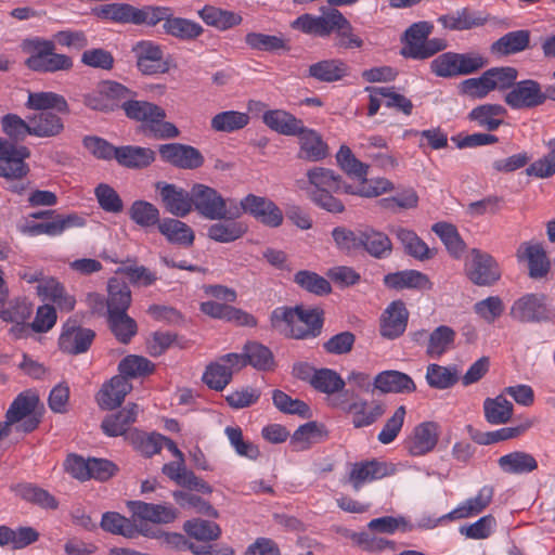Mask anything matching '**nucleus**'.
<instances>
[{"mask_svg":"<svg viewBox=\"0 0 555 555\" xmlns=\"http://www.w3.org/2000/svg\"><path fill=\"white\" fill-rule=\"evenodd\" d=\"M293 29L302 34L317 37H336V46L344 49H358L363 46V40L353 33L351 23L336 8H323L320 15L305 13L299 15L291 24Z\"/></svg>","mask_w":555,"mask_h":555,"instance_id":"nucleus-1","label":"nucleus"},{"mask_svg":"<svg viewBox=\"0 0 555 555\" xmlns=\"http://www.w3.org/2000/svg\"><path fill=\"white\" fill-rule=\"evenodd\" d=\"M296 184L320 208L333 214H340L345 210L344 204L334 196V193L340 191L345 193L347 184L334 170L315 166L307 171L306 179H298Z\"/></svg>","mask_w":555,"mask_h":555,"instance_id":"nucleus-2","label":"nucleus"},{"mask_svg":"<svg viewBox=\"0 0 555 555\" xmlns=\"http://www.w3.org/2000/svg\"><path fill=\"white\" fill-rule=\"evenodd\" d=\"M271 326L286 337L305 339L321 333L323 319L318 309L278 307L270 317Z\"/></svg>","mask_w":555,"mask_h":555,"instance_id":"nucleus-3","label":"nucleus"},{"mask_svg":"<svg viewBox=\"0 0 555 555\" xmlns=\"http://www.w3.org/2000/svg\"><path fill=\"white\" fill-rule=\"evenodd\" d=\"M125 115L142 124L145 133L157 140H168L179 137L180 131L170 121H166V111L159 105L132 98L125 107Z\"/></svg>","mask_w":555,"mask_h":555,"instance_id":"nucleus-4","label":"nucleus"},{"mask_svg":"<svg viewBox=\"0 0 555 555\" xmlns=\"http://www.w3.org/2000/svg\"><path fill=\"white\" fill-rule=\"evenodd\" d=\"M96 15L100 18L108 20L119 24L156 26L158 23H166L172 15L170 7L145 5L135 8L129 3H108L102 5Z\"/></svg>","mask_w":555,"mask_h":555,"instance_id":"nucleus-5","label":"nucleus"},{"mask_svg":"<svg viewBox=\"0 0 555 555\" xmlns=\"http://www.w3.org/2000/svg\"><path fill=\"white\" fill-rule=\"evenodd\" d=\"M22 49L28 54L25 65L38 73L68 72L73 68V59L55 52L53 40L35 37L25 39Z\"/></svg>","mask_w":555,"mask_h":555,"instance_id":"nucleus-6","label":"nucleus"},{"mask_svg":"<svg viewBox=\"0 0 555 555\" xmlns=\"http://www.w3.org/2000/svg\"><path fill=\"white\" fill-rule=\"evenodd\" d=\"M433 30L434 25L430 22L413 23L404 31L401 54L406 59L426 60L443 51L448 47L447 40L442 38L429 39Z\"/></svg>","mask_w":555,"mask_h":555,"instance_id":"nucleus-7","label":"nucleus"},{"mask_svg":"<svg viewBox=\"0 0 555 555\" xmlns=\"http://www.w3.org/2000/svg\"><path fill=\"white\" fill-rule=\"evenodd\" d=\"M509 317L522 324L553 323L555 308L547 296L541 293H528L517 298L511 306Z\"/></svg>","mask_w":555,"mask_h":555,"instance_id":"nucleus-8","label":"nucleus"},{"mask_svg":"<svg viewBox=\"0 0 555 555\" xmlns=\"http://www.w3.org/2000/svg\"><path fill=\"white\" fill-rule=\"evenodd\" d=\"M39 403L38 395L33 390L21 392L11 403L2 422L10 433L14 429L17 433L28 434L34 431L40 418L36 414Z\"/></svg>","mask_w":555,"mask_h":555,"instance_id":"nucleus-9","label":"nucleus"},{"mask_svg":"<svg viewBox=\"0 0 555 555\" xmlns=\"http://www.w3.org/2000/svg\"><path fill=\"white\" fill-rule=\"evenodd\" d=\"M483 65L485 61L479 55L444 52L430 62V70L437 77L452 78L473 74Z\"/></svg>","mask_w":555,"mask_h":555,"instance_id":"nucleus-10","label":"nucleus"},{"mask_svg":"<svg viewBox=\"0 0 555 555\" xmlns=\"http://www.w3.org/2000/svg\"><path fill=\"white\" fill-rule=\"evenodd\" d=\"M30 151L25 145H17L9 140H0V177L5 180L25 178L29 166L25 163Z\"/></svg>","mask_w":555,"mask_h":555,"instance_id":"nucleus-11","label":"nucleus"},{"mask_svg":"<svg viewBox=\"0 0 555 555\" xmlns=\"http://www.w3.org/2000/svg\"><path fill=\"white\" fill-rule=\"evenodd\" d=\"M467 278L478 286L493 285L501 278L496 260L488 253L473 248L465 263Z\"/></svg>","mask_w":555,"mask_h":555,"instance_id":"nucleus-12","label":"nucleus"},{"mask_svg":"<svg viewBox=\"0 0 555 555\" xmlns=\"http://www.w3.org/2000/svg\"><path fill=\"white\" fill-rule=\"evenodd\" d=\"M352 401L341 400L339 408L351 415V424L354 428H364L376 423L386 412V405L382 401H367L356 393H351Z\"/></svg>","mask_w":555,"mask_h":555,"instance_id":"nucleus-13","label":"nucleus"},{"mask_svg":"<svg viewBox=\"0 0 555 555\" xmlns=\"http://www.w3.org/2000/svg\"><path fill=\"white\" fill-rule=\"evenodd\" d=\"M86 219L76 212L56 214L51 220L42 222H27L21 227V232L28 236L48 235L51 237L63 234L66 230L82 228Z\"/></svg>","mask_w":555,"mask_h":555,"instance_id":"nucleus-14","label":"nucleus"},{"mask_svg":"<svg viewBox=\"0 0 555 555\" xmlns=\"http://www.w3.org/2000/svg\"><path fill=\"white\" fill-rule=\"evenodd\" d=\"M94 337V331L80 326L77 320L69 318L62 326L59 348L68 354L85 353L89 350Z\"/></svg>","mask_w":555,"mask_h":555,"instance_id":"nucleus-15","label":"nucleus"},{"mask_svg":"<svg viewBox=\"0 0 555 555\" xmlns=\"http://www.w3.org/2000/svg\"><path fill=\"white\" fill-rule=\"evenodd\" d=\"M546 99L541 85L532 79L515 81L504 96L505 103L514 109L533 108L544 104Z\"/></svg>","mask_w":555,"mask_h":555,"instance_id":"nucleus-16","label":"nucleus"},{"mask_svg":"<svg viewBox=\"0 0 555 555\" xmlns=\"http://www.w3.org/2000/svg\"><path fill=\"white\" fill-rule=\"evenodd\" d=\"M225 360L232 362L233 366L244 369L251 365L258 371H270L274 367V357L272 351L256 341L245 344L242 353H227Z\"/></svg>","mask_w":555,"mask_h":555,"instance_id":"nucleus-17","label":"nucleus"},{"mask_svg":"<svg viewBox=\"0 0 555 555\" xmlns=\"http://www.w3.org/2000/svg\"><path fill=\"white\" fill-rule=\"evenodd\" d=\"M494 495V488L486 485L479 489L475 496L468 498L461 502L451 512L442 515L437 521L428 526L434 528L439 521H453L457 519L470 518L481 514L492 502Z\"/></svg>","mask_w":555,"mask_h":555,"instance_id":"nucleus-18","label":"nucleus"},{"mask_svg":"<svg viewBox=\"0 0 555 555\" xmlns=\"http://www.w3.org/2000/svg\"><path fill=\"white\" fill-rule=\"evenodd\" d=\"M396 472L391 464L378 461L376 459L356 462L351 465L348 480L354 491H359L363 485L373 482Z\"/></svg>","mask_w":555,"mask_h":555,"instance_id":"nucleus-19","label":"nucleus"},{"mask_svg":"<svg viewBox=\"0 0 555 555\" xmlns=\"http://www.w3.org/2000/svg\"><path fill=\"white\" fill-rule=\"evenodd\" d=\"M159 155L164 162L182 169H196L203 166L202 153L186 144L167 143L158 147Z\"/></svg>","mask_w":555,"mask_h":555,"instance_id":"nucleus-20","label":"nucleus"},{"mask_svg":"<svg viewBox=\"0 0 555 555\" xmlns=\"http://www.w3.org/2000/svg\"><path fill=\"white\" fill-rule=\"evenodd\" d=\"M247 215L268 228L282 225L284 216L281 208L270 198L255 194L246 195Z\"/></svg>","mask_w":555,"mask_h":555,"instance_id":"nucleus-21","label":"nucleus"},{"mask_svg":"<svg viewBox=\"0 0 555 555\" xmlns=\"http://www.w3.org/2000/svg\"><path fill=\"white\" fill-rule=\"evenodd\" d=\"M439 425L436 422H423L416 425L404 446L412 456H423L431 452L439 440Z\"/></svg>","mask_w":555,"mask_h":555,"instance_id":"nucleus-22","label":"nucleus"},{"mask_svg":"<svg viewBox=\"0 0 555 555\" xmlns=\"http://www.w3.org/2000/svg\"><path fill=\"white\" fill-rule=\"evenodd\" d=\"M192 206L210 220H221L224 214V198L215 189L204 184L192 188Z\"/></svg>","mask_w":555,"mask_h":555,"instance_id":"nucleus-23","label":"nucleus"},{"mask_svg":"<svg viewBox=\"0 0 555 555\" xmlns=\"http://www.w3.org/2000/svg\"><path fill=\"white\" fill-rule=\"evenodd\" d=\"M156 191L159 192L164 207L176 217H185L192 209V192L171 183L157 182Z\"/></svg>","mask_w":555,"mask_h":555,"instance_id":"nucleus-24","label":"nucleus"},{"mask_svg":"<svg viewBox=\"0 0 555 555\" xmlns=\"http://www.w3.org/2000/svg\"><path fill=\"white\" fill-rule=\"evenodd\" d=\"M409 311L403 301L395 300L388 305L380 317V335L388 339L401 336L408 325Z\"/></svg>","mask_w":555,"mask_h":555,"instance_id":"nucleus-25","label":"nucleus"},{"mask_svg":"<svg viewBox=\"0 0 555 555\" xmlns=\"http://www.w3.org/2000/svg\"><path fill=\"white\" fill-rule=\"evenodd\" d=\"M137 57V66L144 75H154L167 72V65L163 62L160 47L152 41L142 40L133 47Z\"/></svg>","mask_w":555,"mask_h":555,"instance_id":"nucleus-26","label":"nucleus"},{"mask_svg":"<svg viewBox=\"0 0 555 555\" xmlns=\"http://www.w3.org/2000/svg\"><path fill=\"white\" fill-rule=\"evenodd\" d=\"M240 370L241 367L233 366L232 362L225 360L223 354L206 366L202 379L209 389L221 391L231 383L233 374Z\"/></svg>","mask_w":555,"mask_h":555,"instance_id":"nucleus-27","label":"nucleus"},{"mask_svg":"<svg viewBox=\"0 0 555 555\" xmlns=\"http://www.w3.org/2000/svg\"><path fill=\"white\" fill-rule=\"evenodd\" d=\"M373 385L383 393H411L416 390V385L410 375L395 370L378 373L373 378Z\"/></svg>","mask_w":555,"mask_h":555,"instance_id":"nucleus-28","label":"nucleus"},{"mask_svg":"<svg viewBox=\"0 0 555 555\" xmlns=\"http://www.w3.org/2000/svg\"><path fill=\"white\" fill-rule=\"evenodd\" d=\"M299 138L298 158L319 162L324 159L328 154L327 144L322 137L313 129H308L304 125L301 130L296 134Z\"/></svg>","mask_w":555,"mask_h":555,"instance_id":"nucleus-29","label":"nucleus"},{"mask_svg":"<svg viewBox=\"0 0 555 555\" xmlns=\"http://www.w3.org/2000/svg\"><path fill=\"white\" fill-rule=\"evenodd\" d=\"M129 508L134 518L154 524H168L177 517L176 509L170 505L133 501L129 502Z\"/></svg>","mask_w":555,"mask_h":555,"instance_id":"nucleus-30","label":"nucleus"},{"mask_svg":"<svg viewBox=\"0 0 555 555\" xmlns=\"http://www.w3.org/2000/svg\"><path fill=\"white\" fill-rule=\"evenodd\" d=\"M131 389L132 385L126 377L116 375L102 386L98 395V402L102 409L113 410L122 403Z\"/></svg>","mask_w":555,"mask_h":555,"instance_id":"nucleus-31","label":"nucleus"},{"mask_svg":"<svg viewBox=\"0 0 555 555\" xmlns=\"http://www.w3.org/2000/svg\"><path fill=\"white\" fill-rule=\"evenodd\" d=\"M37 294L43 300H50L56 305L61 311L69 312L74 310L76 299L69 295L65 287L54 278H47L37 285Z\"/></svg>","mask_w":555,"mask_h":555,"instance_id":"nucleus-32","label":"nucleus"},{"mask_svg":"<svg viewBox=\"0 0 555 555\" xmlns=\"http://www.w3.org/2000/svg\"><path fill=\"white\" fill-rule=\"evenodd\" d=\"M139 414V405L135 403L128 404L117 413L106 416L101 424V428L105 435L117 437L125 435L129 427L137 421Z\"/></svg>","mask_w":555,"mask_h":555,"instance_id":"nucleus-33","label":"nucleus"},{"mask_svg":"<svg viewBox=\"0 0 555 555\" xmlns=\"http://www.w3.org/2000/svg\"><path fill=\"white\" fill-rule=\"evenodd\" d=\"M517 256L528 261L531 278L541 279L547 274L550 261L540 244L522 243L517 250Z\"/></svg>","mask_w":555,"mask_h":555,"instance_id":"nucleus-34","label":"nucleus"},{"mask_svg":"<svg viewBox=\"0 0 555 555\" xmlns=\"http://www.w3.org/2000/svg\"><path fill=\"white\" fill-rule=\"evenodd\" d=\"M348 69V65L341 60H322L309 66L307 77L320 82H335L346 77Z\"/></svg>","mask_w":555,"mask_h":555,"instance_id":"nucleus-35","label":"nucleus"},{"mask_svg":"<svg viewBox=\"0 0 555 555\" xmlns=\"http://www.w3.org/2000/svg\"><path fill=\"white\" fill-rule=\"evenodd\" d=\"M500 469L509 475H525L538 469L535 457L525 451H513L499 457Z\"/></svg>","mask_w":555,"mask_h":555,"instance_id":"nucleus-36","label":"nucleus"},{"mask_svg":"<svg viewBox=\"0 0 555 555\" xmlns=\"http://www.w3.org/2000/svg\"><path fill=\"white\" fill-rule=\"evenodd\" d=\"M530 43V33L525 29L514 30L495 40L490 51L493 55L507 56L525 51Z\"/></svg>","mask_w":555,"mask_h":555,"instance_id":"nucleus-37","label":"nucleus"},{"mask_svg":"<svg viewBox=\"0 0 555 555\" xmlns=\"http://www.w3.org/2000/svg\"><path fill=\"white\" fill-rule=\"evenodd\" d=\"M115 160L122 167L141 169L155 160V152L150 147L124 145L117 149Z\"/></svg>","mask_w":555,"mask_h":555,"instance_id":"nucleus-38","label":"nucleus"},{"mask_svg":"<svg viewBox=\"0 0 555 555\" xmlns=\"http://www.w3.org/2000/svg\"><path fill=\"white\" fill-rule=\"evenodd\" d=\"M399 242L402 244L404 251L418 260L431 259L436 251L430 249L428 245L412 230L397 227L391 230Z\"/></svg>","mask_w":555,"mask_h":555,"instance_id":"nucleus-39","label":"nucleus"},{"mask_svg":"<svg viewBox=\"0 0 555 555\" xmlns=\"http://www.w3.org/2000/svg\"><path fill=\"white\" fill-rule=\"evenodd\" d=\"M25 106L33 111L51 112L54 109L61 114L69 113L66 99L52 91L28 92Z\"/></svg>","mask_w":555,"mask_h":555,"instance_id":"nucleus-40","label":"nucleus"},{"mask_svg":"<svg viewBox=\"0 0 555 555\" xmlns=\"http://www.w3.org/2000/svg\"><path fill=\"white\" fill-rule=\"evenodd\" d=\"M262 120L270 129L284 135H296L304 125L302 120L283 109L264 112Z\"/></svg>","mask_w":555,"mask_h":555,"instance_id":"nucleus-41","label":"nucleus"},{"mask_svg":"<svg viewBox=\"0 0 555 555\" xmlns=\"http://www.w3.org/2000/svg\"><path fill=\"white\" fill-rule=\"evenodd\" d=\"M64 130L63 119L53 112H40L30 117V135L53 138Z\"/></svg>","mask_w":555,"mask_h":555,"instance_id":"nucleus-42","label":"nucleus"},{"mask_svg":"<svg viewBox=\"0 0 555 555\" xmlns=\"http://www.w3.org/2000/svg\"><path fill=\"white\" fill-rule=\"evenodd\" d=\"M158 231L171 244L189 247L194 243L195 235L192 228L178 219H163L158 223Z\"/></svg>","mask_w":555,"mask_h":555,"instance_id":"nucleus-43","label":"nucleus"},{"mask_svg":"<svg viewBox=\"0 0 555 555\" xmlns=\"http://www.w3.org/2000/svg\"><path fill=\"white\" fill-rule=\"evenodd\" d=\"M438 22L444 28L451 30H468L474 27L483 26L487 23V17L464 8L457 10L455 13L441 15Z\"/></svg>","mask_w":555,"mask_h":555,"instance_id":"nucleus-44","label":"nucleus"},{"mask_svg":"<svg viewBox=\"0 0 555 555\" xmlns=\"http://www.w3.org/2000/svg\"><path fill=\"white\" fill-rule=\"evenodd\" d=\"M101 527L107 532L130 539L138 537L140 533L150 535L149 530L143 529V527L138 528L128 518L116 512L104 513L101 519Z\"/></svg>","mask_w":555,"mask_h":555,"instance_id":"nucleus-45","label":"nucleus"},{"mask_svg":"<svg viewBox=\"0 0 555 555\" xmlns=\"http://www.w3.org/2000/svg\"><path fill=\"white\" fill-rule=\"evenodd\" d=\"M513 412L514 405L505 398L504 393L494 398H486L483 401V414L489 424H506L511 421Z\"/></svg>","mask_w":555,"mask_h":555,"instance_id":"nucleus-46","label":"nucleus"},{"mask_svg":"<svg viewBox=\"0 0 555 555\" xmlns=\"http://www.w3.org/2000/svg\"><path fill=\"white\" fill-rule=\"evenodd\" d=\"M107 293V315L128 311L131 305V291L125 282L116 278L109 279Z\"/></svg>","mask_w":555,"mask_h":555,"instance_id":"nucleus-47","label":"nucleus"},{"mask_svg":"<svg viewBox=\"0 0 555 555\" xmlns=\"http://www.w3.org/2000/svg\"><path fill=\"white\" fill-rule=\"evenodd\" d=\"M163 29L167 35L183 41L197 39L204 33V28L197 22L183 17H175L173 14L163 24Z\"/></svg>","mask_w":555,"mask_h":555,"instance_id":"nucleus-48","label":"nucleus"},{"mask_svg":"<svg viewBox=\"0 0 555 555\" xmlns=\"http://www.w3.org/2000/svg\"><path fill=\"white\" fill-rule=\"evenodd\" d=\"M431 231L439 236L452 258H462L466 244L455 225L448 222H436L433 224Z\"/></svg>","mask_w":555,"mask_h":555,"instance_id":"nucleus-49","label":"nucleus"},{"mask_svg":"<svg viewBox=\"0 0 555 555\" xmlns=\"http://www.w3.org/2000/svg\"><path fill=\"white\" fill-rule=\"evenodd\" d=\"M198 15L206 25L219 30H227L242 23L241 15L212 5H205L198 11Z\"/></svg>","mask_w":555,"mask_h":555,"instance_id":"nucleus-50","label":"nucleus"},{"mask_svg":"<svg viewBox=\"0 0 555 555\" xmlns=\"http://www.w3.org/2000/svg\"><path fill=\"white\" fill-rule=\"evenodd\" d=\"M246 232L247 225L244 222L224 219L212 223L207 230V235L215 242L232 243L243 237Z\"/></svg>","mask_w":555,"mask_h":555,"instance_id":"nucleus-51","label":"nucleus"},{"mask_svg":"<svg viewBox=\"0 0 555 555\" xmlns=\"http://www.w3.org/2000/svg\"><path fill=\"white\" fill-rule=\"evenodd\" d=\"M426 382L434 389L444 390L453 387L459 380L456 366H443L430 363L426 367Z\"/></svg>","mask_w":555,"mask_h":555,"instance_id":"nucleus-52","label":"nucleus"},{"mask_svg":"<svg viewBox=\"0 0 555 555\" xmlns=\"http://www.w3.org/2000/svg\"><path fill=\"white\" fill-rule=\"evenodd\" d=\"M505 108L499 104H485L475 107L469 113V119L488 131L496 130L503 124Z\"/></svg>","mask_w":555,"mask_h":555,"instance_id":"nucleus-53","label":"nucleus"},{"mask_svg":"<svg viewBox=\"0 0 555 555\" xmlns=\"http://www.w3.org/2000/svg\"><path fill=\"white\" fill-rule=\"evenodd\" d=\"M384 283L393 289L424 288L429 284L427 275L416 270H405L385 275Z\"/></svg>","mask_w":555,"mask_h":555,"instance_id":"nucleus-54","label":"nucleus"},{"mask_svg":"<svg viewBox=\"0 0 555 555\" xmlns=\"http://www.w3.org/2000/svg\"><path fill=\"white\" fill-rule=\"evenodd\" d=\"M456 333L447 325L436 327L428 337L426 353L430 358H440L452 348Z\"/></svg>","mask_w":555,"mask_h":555,"instance_id":"nucleus-55","label":"nucleus"},{"mask_svg":"<svg viewBox=\"0 0 555 555\" xmlns=\"http://www.w3.org/2000/svg\"><path fill=\"white\" fill-rule=\"evenodd\" d=\"M107 322L112 333L121 344L130 343L138 332L135 320L127 311L107 315Z\"/></svg>","mask_w":555,"mask_h":555,"instance_id":"nucleus-56","label":"nucleus"},{"mask_svg":"<svg viewBox=\"0 0 555 555\" xmlns=\"http://www.w3.org/2000/svg\"><path fill=\"white\" fill-rule=\"evenodd\" d=\"M129 217L141 228L158 227V223L162 221L158 208L154 204L143 199L134 201L131 204L129 208Z\"/></svg>","mask_w":555,"mask_h":555,"instance_id":"nucleus-57","label":"nucleus"},{"mask_svg":"<svg viewBox=\"0 0 555 555\" xmlns=\"http://www.w3.org/2000/svg\"><path fill=\"white\" fill-rule=\"evenodd\" d=\"M336 160L339 167L350 177L366 181L369 165L359 160L349 146L341 145L336 154Z\"/></svg>","mask_w":555,"mask_h":555,"instance_id":"nucleus-58","label":"nucleus"},{"mask_svg":"<svg viewBox=\"0 0 555 555\" xmlns=\"http://www.w3.org/2000/svg\"><path fill=\"white\" fill-rule=\"evenodd\" d=\"M389 237L378 231L366 228L363 230L362 249L375 258L387 257L391 251Z\"/></svg>","mask_w":555,"mask_h":555,"instance_id":"nucleus-59","label":"nucleus"},{"mask_svg":"<svg viewBox=\"0 0 555 555\" xmlns=\"http://www.w3.org/2000/svg\"><path fill=\"white\" fill-rule=\"evenodd\" d=\"M248 122V114L236 111H225L215 115L211 118L210 126L216 131L234 132L246 127Z\"/></svg>","mask_w":555,"mask_h":555,"instance_id":"nucleus-60","label":"nucleus"},{"mask_svg":"<svg viewBox=\"0 0 555 555\" xmlns=\"http://www.w3.org/2000/svg\"><path fill=\"white\" fill-rule=\"evenodd\" d=\"M127 439L143 455L151 457L162 450V439L164 436L160 434L147 435L138 429L130 430L127 435Z\"/></svg>","mask_w":555,"mask_h":555,"instance_id":"nucleus-61","label":"nucleus"},{"mask_svg":"<svg viewBox=\"0 0 555 555\" xmlns=\"http://www.w3.org/2000/svg\"><path fill=\"white\" fill-rule=\"evenodd\" d=\"M183 529L191 538L198 541H215L221 535V528L218 524L201 518L185 521Z\"/></svg>","mask_w":555,"mask_h":555,"instance_id":"nucleus-62","label":"nucleus"},{"mask_svg":"<svg viewBox=\"0 0 555 555\" xmlns=\"http://www.w3.org/2000/svg\"><path fill=\"white\" fill-rule=\"evenodd\" d=\"M310 385L320 392L332 395L341 391L346 382L337 372L331 369H320L314 371Z\"/></svg>","mask_w":555,"mask_h":555,"instance_id":"nucleus-63","label":"nucleus"},{"mask_svg":"<svg viewBox=\"0 0 555 555\" xmlns=\"http://www.w3.org/2000/svg\"><path fill=\"white\" fill-rule=\"evenodd\" d=\"M118 370L119 376L135 378L152 374L155 364L142 356L130 354L119 362Z\"/></svg>","mask_w":555,"mask_h":555,"instance_id":"nucleus-64","label":"nucleus"}]
</instances>
